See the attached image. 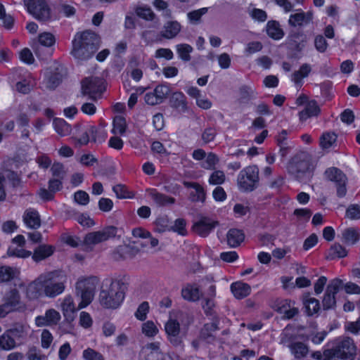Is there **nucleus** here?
Here are the masks:
<instances>
[{
  "mask_svg": "<svg viewBox=\"0 0 360 360\" xmlns=\"http://www.w3.org/2000/svg\"><path fill=\"white\" fill-rule=\"evenodd\" d=\"M68 276L63 271L43 273L27 285V297L30 300L42 297L54 298L65 291Z\"/></svg>",
  "mask_w": 360,
  "mask_h": 360,
  "instance_id": "obj_1",
  "label": "nucleus"
},
{
  "mask_svg": "<svg viewBox=\"0 0 360 360\" xmlns=\"http://www.w3.org/2000/svg\"><path fill=\"white\" fill-rule=\"evenodd\" d=\"M100 44L101 38L95 32L90 30L77 32L72 41L70 53L78 60H86L93 57Z\"/></svg>",
  "mask_w": 360,
  "mask_h": 360,
  "instance_id": "obj_2",
  "label": "nucleus"
},
{
  "mask_svg": "<svg viewBox=\"0 0 360 360\" xmlns=\"http://www.w3.org/2000/svg\"><path fill=\"white\" fill-rule=\"evenodd\" d=\"M109 285L103 288L99 294L101 304L107 309H117L122 303L127 284L123 278L107 280Z\"/></svg>",
  "mask_w": 360,
  "mask_h": 360,
  "instance_id": "obj_3",
  "label": "nucleus"
},
{
  "mask_svg": "<svg viewBox=\"0 0 360 360\" xmlns=\"http://www.w3.org/2000/svg\"><path fill=\"white\" fill-rule=\"evenodd\" d=\"M97 278L96 277L81 278L75 285V293L79 297L81 302L78 309L88 306L94 300L96 288Z\"/></svg>",
  "mask_w": 360,
  "mask_h": 360,
  "instance_id": "obj_4",
  "label": "nucleus"
},
{
  "mask_svg": "<svg viewBox=\"0 0 360 360\" xmlns=\"http://www.w3.org/2000/svg\"><path fill=\"white\" fill-rule=\"evenodd\" d=\"M259 168L251 165L243 169L237 177L239 189L243 192H251L257 188L259 184Z\"/></svg>",
  "mask_w": 360,
  "mask_h": 360,
  "instance_id": "obj_5",
  "label": "nucleus"
},
{
  "mask_svg": "<svg viewBox=\"0 0 360 360\" xmlns=\"http://www.w3.org/2000/svg\"><path fill=\"white\" fill-rule=\"evenodd\" d=\"M330 360H349L355 354L356 347L352 339L345 338L337 342L336 345L330 350Z\"/></svg>",
  "mask_w": 360,
  "mask_h": 360,
  "instance_id": "obj_6",
  "label": "nucleus"
},
{
  "mask_svg": "<svg viewBox=\"0 0 360 360\" xmlns=\"http://www.w3.org/2000/svg\"><path fill=\"white\" fill-rule=\"evenodd\" d=\"M122 231L114 226H106L101 231L89 233L84 237L86 245H96L116 236L120 237Z\"/></svg>",
  "mask_w": 360,
  "mask_h": 360,
  "instance_id": "obj_7",
  "label": "nucleus"
},
{
  "mask_svg": "<svg viewBox=\"0 0 360 360\" xmlns=\"http://www.w3.org/2000/svg\"><path fill=\"white\" fill-rule=\"evenodd\" d=\"M314 169V165L308 160L293 159L288 166L289 174L299 181H302L305 177H311Z\"/></svg>",
  "mask_w": 360,
  "mask_h": 360,
  "instance_id": "obj_8",
  "label": "nucleus"
},
{
  "mask_svg": "<svg viewBox=\"0 0 360 360\" xmlns=\"http://www.w3.org/2000/svg\"><path fill=\"white\" fill-rule=\"evenodd\" d=\"M27 11L37 20L46 21L51 18V9L45 0H23Z\"/></svg>",
  "mask_w": 360,
  "mask_h": 360,
  "instance_id": "obj_9",
  "label": "nucleus"
},
{
  "mask_svg": "<svg viewBox=\"0 0 360 360\" xmlns=\"http://www.w3.org/2000/svg\"><path fill=\"white\" fill-rule=\"evenodd\" d=\"M324 176L328 181L335 183L338 197L343 198L346 195L347 178L340 169L329 167L325 171Z\"/></svg>",
  "mask_w": 360,
  "mask_h": 360,
  "instance_id": "obj_10",
  "label": "nucleus"
},
{
  "mask_svg": "<svg viewBox=\"0 0 360 360\" xmlns=\"http://www.w3.org/2000/svg\"><path fill=\"white\" fill-rule=\"evenodd\" d=\"M342 286L343 282L340 278H334L329 282L322 300V306L324 310L335 308L336 306L335 295L342 288Z\"/></svg>",
  "mask_w": 360,
  "mask_h": 360,
  "instance_id": "obj_11",
  "label": "nucleus"
},
{
  "mask_svg": "<svg viewBox=\"0 0 360 360\" xmlns=\"http://www.w3.org/2000/svg\"><path fill=\"white\" fill-rule=\"evenodd\" d=\"M102 81L96 77H87L82 82V94L89 96V98L96 101L103 91Z\"/></svg>",
  "mask_w": 360,
  "mask_h": 360,
  "instance_id": "obj_12",
  "label": "nucleus"
},
{
  "mask_svg": "<svg viewBox=\"0 0 360 360\" xmlns=\"http://www.w3.org/2000/svg\"><path fill=\"white\" fill-rule=\"evenodd\" d=\"M219 222L210 217H202L193 225V231L201 237H207L216 226Z\"/></svg>",
  "mask_w": 360,
  "mask_h": 360,
  "instance_id": "obj_13",
  "label": "nucleus"
},
{
  "mask_svg": "<svg viewBox=\"0 0 360 360\" xmlns=\"http://www.w3.org/2000/svg\"><path fill=\"white\" fill-rule=\"evenodd\" d=\"M165 330L167 340L172 345L177 347L181 345L182 340L179 336L181 328L178 321L169 319L165 324Z\"/></svg>",
  "mask_w": 360,
  "mask_h": 360,
  "instance_id": "obj_14",
  "label": "nucleus"
},
{
  "mask_svg": "<svg viewBox=\"0 0 360 360\" xmlns=\"http://www.w3.org/2000/svg\"><path fill=\"white\" fill-rule=\"evenodd\" d=\"M56 39L50 32H44L39 35L38 39L33 41L31 45L38 57H43L41 46L51 47L55 44Z\"/></svg>",
  "mask_w": 360,
  "mask_h": 360,
  "instance_id": "obj_15",
  "label": "nucleus"
},
{
  "mask_svg": "<svg viewBox=\"0 0 360 360\" xmlns=\"http://www.w3.org/2000/svg\"><path fill=\"white\" fill-rule=\"evenodd\" d=\"M60 313L54 309L46 311L44 315L35 318V324L38 327L56 326L60 320Z\"/></svg>",
  "mask_w": 360,
  "mask_h": 360,
  "instance_id": "obj_16",
  "label": "nucleus"
},
{
  "mask_svg": "<svg viewBox=\"0 0 360 360\" xmlns=\"http://www.w3.org/2000/svg\"><path fill=\"white\" fill-rule=\"evenodd\" d=\"M276 311L283 314V318L285 319H291L299 313V309L295 307V303L289 300L278 301L276 305Z\"/></svg>",
  "mask_w": 360,
  "mask_h": 360,
  "instance_id": "obj_17",
  "label": "nucleus"
},
{
  "mask_svg": "<svg viewBox=\"0 0 360 360\" xmlns=\"http://www.w3.org/2000/svg\"><path fill=\"white\" fill-rule=\"evenodd\" d=\"M139 250L130 245H121L115 248L111 253L112 258L115 261L124 260L134 257Z\"/></svg>",
  "mask_w": 360,
  "mask_h": 360,
  "instance_id": "obj_18",
  "label": "nucleus"
},
{
  "mask_svg": "<svg viewBox=\"0 0 360 360\" xmlns=\"http://www.w3.org/2000/svg\"><path fill=\"white\" fill-rule=\"evenodd\" d=\"M181 28V25L177 20H169L164 24L160 34L164 39H172L178 36Z\"/></svg>",
  "mask_w": 360,
  "mask_h": 360,
  "instance_id": "obj_19",
  "label": "nucleus"
},
{
  "mask_svg": "<svg viewBox=\"0 0 360 360\" xmlns=\"http://www.w3.org/2000/svg\"><path fill=\"white\" fill-rule=\"evenodd\" d=\"M146 192L150 198L157 206L164 207L169 205H173L176 202L174 198L160 193L155 188H148L146 190Z\"/></svg>",
  "mask_w": 360,
  "mask_h": 360,
  "instance_id": "obj_20",
  "label": "nucleus"
},
{
  "mask_svg": "<svg viewBox=\"0 0 360 360\" xmlns=\"http://www.w3.org/2000/svg\"><path fill=\"white\" fill-rule=\"evenodd\" d=\"M22 219L27 227L37 229L41 226V217L39 212L34 208L27 209L22 215Z\"/></svg>",
  "mask_w": 360,
  "mask_h": 360,
  "instance_id": "obj_21",
  "label": "nucleus"
},
{
  "mask_svg": "<svg viewBox=\"0 0 360 360\" xmlns=\"http://www.w3.org/2000/svg\"><path fill=\"white\" fill-rule=\"evenodd\" d=\"M169 105L179 112H186L188 110L186 96L181 91L174 92L169 98Z\"/></svg>",
  "mask_w": 360,
  "mask_h": 360,
  "instance_id": "obj_22",
  "label": "nucleus"
},
{
  "mask_svg": "<svg viewBox=\"0 0 360 360\" xmlns=\"http://www.w3.org/2000/svg\"><path fill=\"white\" fill-rule=\"evenodd\" d=\"M55 247L51 245L43 244L37 247L33 253H32V258L35 262H41L48 257H51L55 252Z\"/></svg>",
  "mask_w": 360,
  "mask_h": 360,
  "instance_id": "obj_23",
  "label": "nucleus"
},
{
  "mask_svg": "<svg viewBox=\"0 0 360 360\" xmlns=\"http://www.w3.org/2000/svg\"><path fill=\"white\" fill-rule=\"evenodd\" d=\"M313 18V14L311 12L304 13L303 11L298 12L290 15L288 24L291 27H302L309 24Z\"/></svg>",
  "mask_w": 360,
  "mask_h": 360,
  "instance_id": "obj_24",
  "label": "nucleus"
},
{
  "mask_svg": "<svg viewBox=\"0 0 360 360\" xmlns=\"http://www.w3.org/2000/svg\"><path fill=\"white\" fill-rule=\"evenodd\" d=\"M321 112L317 102L314 100L307 103L304 108L299 112V117L301 122H304L312 117H317Z\"/></svg>",
  "mask_w": 360,
  "mask_h": 360,
  "instance_id": "obj_25",
  "label": "nucleus"
},
{
  "mask_svg": "<svg viewBox=\"0 0 360 360\" xmlns=\"http://www.w3.org/2000/svg\"><path fill=\"white\" fill-rule=\"evenodd\" d=\"M186 188H192L195 191L191 193V199L193 202H204L206 198V193L204 188L197 182L184 181Z\"/></svg>",
  "mask_w": 360,
  "mask_h": 360,
  "instance_id": "obj_26",
  "label": "nucleus"
},
{
  "mask_svg": "<svg viewBox=\"0 0 360 360\" xmlns=\"http://www.w3.org/2000/svg\"><path fill=\"white\" fill-rule=\"evenodd\" d=\"M182 297L190 302H196L202 297V292L200 288L195 284H188L181 290Z\"/></svg>",
  "mask_w": 360,
  "mask_h": 360,
  "instance_id": "obj_27",
  "label": "nucleus"
},
{
  "mask_svg": "<svg viewBox=\"0 0 360 360\" xmlns=\"http://www.w3.org/2000/svg\"><path fill=\"white\" fill-rule=\"evenodd\" d=\"M231 290L236 299L241 300L250 294L251 287L246 283L238 281L231 285Z\"/></svg>",
  "mask_w": 360,
  "mask_h": 360,
  "instance_id": "obj_28",
  "label": "nucleus"
},
{
  "mask_svg": "<svg viewBox=\"0 0 360 360\" xmlns=\"http://www.w3.org/2000/svg\"><path fill=\"white\" fill-rule=\"evenodd\" d=\"M245 235L242 230L231 229L226 234L227 244L231 248H236L244 240Z\"/></svg>",
  "mask_w": 360,
  "mask_h": 360,
  "instance_id": "obj_29",
  "label": "nucleus"
},
{
  "mask_svg": "<svg viewBox=\"0 0 360 360\" xmlns=\"http://www.w3.org/2000/svg\"><path fill=\"white\" fill-rule=\"evenodd\" d=\"M266 31L267 35L274 40H279L284 36L283 30L281 29L279 22L276 20H270L267 22Z\"/></svg>",
  "mask_w": 360,
  "mask_h": 360,
  "instance_id": "obj_30",
  "label": "nucleus"
},
{
  "mask_svg": "<svg viewBox=\"0 0 360 360\" xmlns=\"http://www.w3.org/2000/svg\"><path fill=\"white\" fill-rule=\"evenodd\" d=\"M105 124L101 123L98 127L90 126L89 132L91 134V141L94 142H103L107 138L108 134L105 130Z\"/></svg>",
  "mask_w": 360,
  "mask_h": 360,
  "instance_id": "obj_31",
  "label": "nucleus"
},
{
  "mask_svg": "<svg viewBox=\"0 0 360 360\" xmlns=\"http://www.w3.org/2000/svg\"><path fill=\"white\" fill-rule=\"evenodd\" d=\"M291 353L295 359H302L309 353L308 347L301 342H293L289 345Z\"/></svg>",
  "mask_w": 360,
  "mask_h": 360,
  "instance_id": "obj_32",
  "label": "nucleus"
},
{
  "mask_svg": "<svg viewBox=\"0 0 360 360\" xmlns=\"http://www.w3.org/2000/svg\"><path fill=\"white\" fill-rule=\"evenodd\" d=\"M217 324L215 321L205 324L200 331L201 338L208 342L214 340L215 333L219 330Z\"/></svg>",
  "mask_w": 360,
  "mask_h": 360,
  "instance_id": "obj_33",
  "label": "nucleus"
},
{
  "mask_svg": "<svg viewBox=\"0 0 360 360\" xmlns=\"http://www.w3.org/2000/svg\"><path fill=\"white\" fill-rule=\"evenodd\" d=\"M342 241L349 245H353L359 239V230L354 227L345 229L342 232Z\"/></svg>",
  "mask_w": 360,
  "mask_h": 360,
  "instance_id": "obj_34",
  "label": "nucleus"
},
{
  "mask_svg": "<svg viewBox=\"0 0 360 360\" xmlns=\"http://www.w3.org/2000/svg\"><path fill=\"white\" fill-rule=\"evenodd\" d=\"M4 302L15 309L20 304V295L16 288H12L4 297Z\"/></svg>",
  "mask_w": 360,
  "mask_h": 360,
  "instance_id": "obj_35",
  "label": "nucleus"
},
{
  "mask_svg": "<svg viewBox=\"0 0 360 360\" xmlns=\"http://www.w3.org/2000/svg\"><path fill=\"white\" fill-rule=\"evenodd\" d=\"M202 286L205 287L207 286V288L202 293L203 297L207 298H215L216 297V285H214V281L212 276H205L201 281Z\"/></svg>",
  "mask_w": 360,
  "mask_h": 360,
  "instance_id": "obj_36",
  "label": "nucleus"
},
{
  "mask_svg": "<svg viewBox=\"0 0 360 360\" xmlns=\"http://www.w3.org/2000/svg\"><path fill=\"white\" fill-rule=\"evenodd\" d=\"M303 304L307 315L312 316L317 313L320 309L319 302L317 299L306 295L303 299Z\"/></svg>",
  "mask_w": 360,
  "mask_h": 360,
  "instance_id": "obj_37",
  "label": "nucleus"
},
{
  "mask_svg": "<svg viewBox=\"0 0 360 360\" xmlns=\"http://www.w3.org/2000/svg\"><path fill=\"white\" fill-rule=\"evenodd\" d=\"M311 66L304 63L302 65L297 71H295L292 75V81L298 84L300 86L302 85V80L303 78L307 77L311 72Z\"/></svg>",
  "mask_w": 360,
  "mask_h": 360,
  "instance_id": "obj_38",
  "label": "nucleus"
},
{
  "mask_svg": "<svg viewBox=\"0 0 360 360\" xmlns=\"http://www.w3.org/2000/svg\"><path fill=\"white\" fill-rule=\"evenodd\" d=\"M53 124L56 131L61 136H68L71 132L70 125L63 119L55 118Z\"/></svg>",
  "mask_w": 360,
  "mask_h": 360,
  "instance_id": "obj_39",
  "label": "nucleus"
},
{
  "mask_svg": "<svg viewBox=\"0 0 360 360\" xmlns=\"http://www.w3.org/2000/svg\"><path fill=\"white\" fill-rule=\"evenodd\" d=\"M29 327L21 323H15L13 326L8 330V332L13 338L23 339L27 335Z\"/></svg>",
  "mask_w": 360,
  "mask_h": 360,
  "instance_id": "obj_40",
  "label": "nucleus"
},
{
  "mask_svg": "<svg viewBox=\"0 0 360 360\" xmlns=\"http://www.w3.org/2000/svg\"><path fill=\"white\" fill-rule=\"evenodd\" d=\"M154 94L162 103L171 93L170 85L167 83H162L155 86L153 90Z\"/></svg>",
  "mask_w": 360,
  "mask_h": 360,
  "instance_id": "obj_41",
  "label": "nucleus"
},
{
  "mask_svg": "<svg viewBox=\"0 0 360 360\" xmlns=\"http://www.w3.org/2000/svg\"><path fill=\"white\" fill-rule=\"evenodd\" d=\"M16 345L15 339L6 330L0 336V348L4 350L13 349Z\"/></svg>",
  "mask_w": 360,
  "mask_h": 360,
  "instance_id": "obj_42",
  "label": "nucleus"
},
{
  "mask_svg": "<svg viewBox=\"0 0 360 360\" xmlns=\"http://www.w3.org/2000/svg\"><path fill=\"white\" fill-rule=\"evenodd\" d=\"M208 8H202L198 10L190 11L187 13L188 21L192 25H198L202 21V16L206 14Z\"/></svg>",
  "mask_w": 360,
  "mask_h": 360,
  "instance_id": "obj_43",
  "label": "nucleus"
},
{
  "mask_svg": "<svg viewBox=\"0 0 360 360\" xmlns=\"http://www.w3.org/2000/svg\"><path fill=\"white\" fill-rule=\"evenodd\" d=\"M347 255L346 249L340 244H334L329 250L327 258L333 259L335 258L345 257Z\"/></svg>",
  "mask_w": 360,
  "mask_h": 360,
  "instance_id": "obj_44",
  "label": "nucleus"
},
{
  "mask_svg": "<svg viewBox=\"0 0 360 360\" xmlns=\"http://www.w3.org/2000/svg\"><path fill=\"white\" fill-rule=\"evenodd\" d=\"M127 124L125 119L122 116H116L113 120L112 133L122 135L126 131Z\"/></svg>",
  "mask_w": 360,
  "mask_h": 360,
  "instance_id": "obj_45",
  "label": "nucleus"
},
{
  "mask_svg": "<svg viewBox=\"0 0 360 360\" xmlns=\"http://www.w3.org/2000/svg\"><path fill=\"white\" fill-rule=\"evenodd\" d=\"M17 273L15 269L8 266H0V282H8L12 280Z\"/></svg>",
  "mask_w": 360,
  "mask_h": 360,
  "instance_id": "obj_46",
  "label": "nucleus"
},
{
  "mask_svg": "<svg viewBox=\"0 0 360 360\" xmlns=\"http://www.w3.org/2000/svg\"><path fill=\"white\" fill-rule=\"evenodd\" d=\"M176 52L179 58L184 61H189L191 60L190 53L193 51V47L187 44H178L176 46Z\"/></svg>",
  "mask_w": 360,
  "mask_h": 360,
  "instance_id": "obj_47",
  "label": "nucleus"
},
{
  "mask_svg": "<svg viewBox=\"0 0 360 360\" xmlns=\"http://www.w3.org/2000/svg\"><path fill=\"white\" fill-rule=\"evenodd\" d=\"M337 136L333 132H326L323 134L320 138V146L323 149L330 148L336 141Z\"/></svg>",
  "mask_w": 360,
  "mask_h": 360,
  "instance_id": "obj_48",
  "label": "nucleus"
},
{
  "mask_svg": "<svg viewBox=\"0 0 360 360\" xmlns=\"http://www.w3.org/2000/svg\"><path fill=\"white\" fill-rule=\"evenodd\" d=\"M61 309L65 316L75 312L76 308L72 296L68 295L64 298L61 304Z\"/></svg>",
  "mask_w": 360,
  "mask_h": 360,
  "instance_id": "obj_49",
  "label": "nucleus"
},
{
  "mask_svg": "<svg viewBox=\"0 0 360 360\" xmlns=\"http://www.w3.org/2000/svg\"><path fill=\"white\" fill-rule=\"evenodd\" d=\"M135 13L138 17L146 20H153L155 16L150 8L146 6L136 7Z\"/></svg>",
  "mask_w": 360,
  "mask_h": 360,
  "instance_id": "obj_50",
  "label": "nucleus"
},
{
  "mask_svg": "<svg viewBox=\"0 0 360 360\" xmlns=\"http://www.w3.org/2000/svg\"><path fill=\"white\" fill-rule=\"evenodd\" d=\"M23 247L9 248L7 254L9 257H16L20 258H27L32 255V252L26 250L22 248Z\"/></svg>",
  "mask_w": 360,
  "mask_h": 360,
  "instance_id": "obj_51",
  "label": "nucleus"
},
{
  "mask_svg": "<svg viewBox=\"0 0 360 360\" xmlns=\"http://www.w3.org/2000/svg\"><path fill=\"white\" fill-rule=\"evenodd\" d=\"M202 309L207 316H214L215 302L214 298L203 297L202 302Z\"/></svg>",
  "mask_w": 360,
  "mask_h": 360,
  "instance_id": "obj_52",
  "label": "nucleus"
},
{
  "mask_svg": "<svg viewBox=\"0 0 360 360\" xmlns=\"http://www.w3.org/2000/svg\"><path fill=\"white\" fill-rule=\"evenodd\" d=\"M240 99L241 101H248L257 96V94L251 86H243L239 89Z\"/></svg>",
  "mask_w": 360,
  "mask_h": 360,
  "instance_id": "obj_53",
  "label": "nucleus"
},
{
  "mask_svg": "<svg viewBox=\"0 0 360 360\" xmlns=\"http://www.w3.org/2000/svg\"><path fill=\"white\" fill-rule=\"evenodd\" d=\"M225 180L224 172L221 170H215L210 174L208 182L211 185H221L224 183Z\"/></svg>",
  "mask_w": 360,
  "mask_h": 360,
  "instance_id": "obj_54",
  "label": "nucleus"
},
{
  "mask_svg": "<svg viewBox=\"0 0 360 360\" xmlns=\"http://www.w3.org/2000/svg\"><path fill=\"white\" fill-rule=\"evenodd\" d=\"M345 217L351 220L360 219V205L357 204L349 205L346 210Z\"/></svg>",
  "mask_w": 360,
  "mask_h": 360,
  "instance_id": "obj_55",
  "label": "nucleus"
},
{
  "mask_svg": "<svg viewBox=\"0 0 360 360\" xmlns=\"http://www.w3.org/2000/svg\"><path fill=\"white\" fill-rule=\"evenodd\" d=\"M218 162V157L214 153H210L206 155L205 160L202 164V167L206 169H212Z\"/></svg>",
  "mask_w": 360,
  "mask_h": 360,
  "instance_id": "obj_56",
  "label": "nucleus"
},
{
  "mask_svg": "<svg viewBox=\"0 0 360 360\" xmlns=\"http://www.w3.org/2000/svg\"><path fill=\"white\" fill-rule=\"evenodd\" d=\"M142 332L148 337H153L158 333V329L152 321H148L143 324Z\"/></svg>",
  "mask_w": 360,
  "mask_h": 360,
  "instance_id": "obj_57",
  "label": "nucleus"
},
{
  "mask_svg": "<svg viewBox=\"0 0 360 360\" xmlns=\"http://www.w3.org/2000/svg\"><path fill=\"white\" fill-rule=\"evenodd\" d=\"M82 357L85 360H104V357L101 353L91 348L84 349Z\"/></svg>",
  "mask_w": 360,
  "mask_h": 360,
  "instance_id": "obj_58",
  "label": "nucleus"
},
{
  "mask_svg": "<svg viewBox=\"0 0 360 360\" xmlns=\"http://www.w3.org/2000/svg\"><path fill=\"white\" fill-rule=\"evenodd\" d=\"M186 224V221L184 219H177L175 220L174 224L171 226V230L181 236H185L187 233Z\"/></svg>",
  "mask_w": 360,
  "mask_h": 360,
  "instance_id": "obj_59",
  "label": "nucleus"
},
{
  "mask_svg": "<svg viewBox=\"0 0 360 360\" xmlns=\"http://www.w3.org/2000/svg\"><path fill=\"white\" fill-rule=\"evenodd\" d=\"M149 311V304L147 302H143L135 312V316L140 321H144L146 319Z\"/></svg>",
  "mask_w": 360,
  "mask_h": 360,
  "instance_id": "obj_60",
  "label": "nucleus"
},
{
  "mask_svg": "<svg viewBox=\"0 0 360 360\" xmlns=\"http://www.w3.org/2000/svg\"><path fill=\"white\" fill-rule=\"evenodd\" d=\"M217 134V132L215 128L207 127L202 133V140L205 143H208L215 139Z\"/></svg>",
  "mask_w": 360,
  "mask_h": 360,
  "instance_id": "obj_61",
  "label": "nucleus"
},
{
  "mask_svg": "<svg viewBox=\"0 0 360 360\" xmlns=\"http://www.w3.org/2000/svg\"><path fill=\"white\" fill-rule=\"evenodd\" d=\"M156 229L159 232L171 230L169 221L167 217H159L155 221Z\"/></svg>",
  "mask_w": 360,
  "mask_h": 360,
  "instance_id": "obj_62",
  "label": "nucleus"
},
{
  "mask_svg": "<svg viewBox=\"0 0 360 360\" xmlns=\"http://www.w3.org/2000/svg\"><path fill=\"white\" fill-rule=\"evenodd\" d=\"M20 59L27 64H32L34 61L32 53L28 48H24L19 52Z\"/></svg>",
  "mask_w": 360,
  "mask_h": 360,
  "instance_id": "obj_63",
  "label": "nucleus"
},
{
  "mask_svg": "<svg viewBox=\"0 0 360 360\" xmlns=\"http://www.w3.org/2000/svg\"><path fill=\"white\" fill-rule=\"evenodd\" d=\"M75 200L81 205H86L89 202V194L84 191H78L74 195Z\"/></svg>",
  "mask_w": 360,
  "mask_h": 360,
  "instance_id": "obj_64",
  "label": "nucleus"
}]
</instances>
